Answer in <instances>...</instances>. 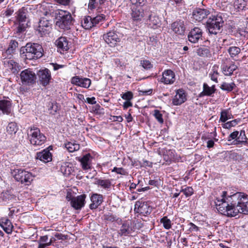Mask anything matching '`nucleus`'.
<instances>
[{"label": "nucleus", "mask_w": 248, "mask_h": 248, "mask_svg": "<svg viewBox=\"0 0 248 248\" xmlns=\"http://www.w3.org/2000/svg\"><path fill=\"white\" fill-rule=\"evenodd\" d=\"M215 203L217 211L228 217H235L238 213L248 215V195L243 192L227 196L223 191L220 197L216 198Z\"/></svg>", "instance_id": "1"}, {"label": "nucleus", "mask_w": 248, "mask_h": 248, "mask_svg": "<svg viewBox=\"0 0 248 248\" xmlns=\"http://www.w3.org/2000/svg\"><path fill=\"white\" fill-rule=\"evenodd\" d=\"M22 55L25 59L32 60L41 58L43 55L44 49L41 45L38 43H28L22 48Z\"/></svg>", "instance_id": "2"}, {"label": "nucleus", "mask_w": 248, "mask_h": 248, "mask_svg": "<svg viewBox=\"0 0 248 248\" xmlns=\"http://www.w3.org/2000/svg\"><path fill=\"white\" fill-rule=\"evenodd\" d=\"M56 19V25L62 29L69 30L72 25V16L70 13L66 11H59Z\"/></svg>", "instance_id": "3"}, {"label": "nucleus", "mask_w": 248, "mask_h": 248, "mask_svg": "<svg viewBox=\"0 0 248 248\" xmlns=\"http://www.w3.org/2000/svg\"><path fill=\"white\" fill-rule=\"evenodd\" d=\"M27 133L31 144L33 145H41L46 140L45 135L40 132V129L37 127L30 128Z\"/></svg>", "instance_id": "4"}, {"label": "nucleus", "mask_w": 248, "mask_h": 248, "mask_svg": "<svg viewBox=\"0 0 248 248\" xmlns=\"http://www.w3.org/2000/svg\"><path fill=\"white\" fill-rule=\"evenodd\" d=\"M224 22L221 16H212L206 22V27L210 34H217L221 32Z\"/></svg>", "instance_id": "5"}, {"label": "nucleus", "mask_w": 248, "mask_h": 248, "mask_svg": "<svg viewBox=\"0 0 248 248\" xmlns=\"http://www.w3.org/2000/svg\"><path fill=\"white\" fill-rule=\"evenodd\" d=\"M131 16L134 21H140L142 19L145 20L147 13L149 10L146 7H131Z\"/></svg>", "instance_id": "6"}, {"label": "nucleus", "mask_w": 248, "mask_h": 248, "mask_svg": "<svg viewBox=\"0 0 248 248\" xmlns=\"http://www.w3.org/2000/svg\"><path fill=\"white\" fill-rule=\"evenodd\" d=\"M20 78L24 85H31L34 84L36 79V76L31 69L23 70L20 74Z\"/></svg>", "instance_id": "7"}, {"label": "nucleus", "mask_w": 248, "mask_h": 248, "mask_svg": "<svg viewBox=\"0 0 248 248\" xmlns=\"http://www.w3.org/2000/svg\"><path fill=\"white\" fill-rule=\"evenodd\" d=\"M51 21L45 17H41L39 22L37 31L40 36L42 37L50 32L51 29Z\"/></svg>", "instance_id": "8"}, {"label": "nucleus", "mask_w": 248, "mask_h": 248, "mask_svg": "<svg viewBox=\"0 0 248 248\" xmlns=\"http://www.w3.org/2000/svg\"><path fill=\"white\" fill-rule=\"evenodd\" d=\"M14 178L16 181L26 185H29L33 180V176L31 173L21 170H18L16 171Z\"/></svg>", "instance_id": "9"}, {"label": "nucleus", "mask_w": 248, "mask_h": 248, "mask_svg": "<svg viewBox=\"0 0 248 248\" xmlns=\"http://www.w3.org/2000/svg\"><path fill=\"white\" fill-rule=\"evenodd\" d=\"M39 78V82L43 86L49 84L51 78V73L48 69L40 70L37 73Z\"/></svg>", "instance_id": "10"}, {"label": "nucleus", "mask_w": 248, "mask_h": 248, "mask_svg": "<svg viewBox=\"0 0 248 248\" xmlns=\"http://www.w3.org/2000/svg\"><path fill=\"white\" fill-rule=\"evenodd\" d=\"M147 14L145 20L151 28L156 29L159 27L160 25V20L156 14L149 10Z\"/></svg>", "instance_id": "11"}, {"label": "nucleus", "mask_w": 248, "mask_h": 248, "mask_svg": "<svg viewBox=\"0 0 248 248\" xmlns=\"http://www.w3.org/2000/svg\"><path fill=\"white\" fill-rule=\"evenodd\" d=\"M134 211L140 214L146 216L151 212L152 209L146 203L139 201L135 203Z\"/></svg>", "instance_id": "12"}, {"label": "nucleus", "mask_w": 248, "mask_h": 248, "mask_svg": "<svg viewBox=\"0 0 248 248\" xmlns=\"http://www.w3.org/2000/svg\"><path fill=\"white\" fill-rule=\"evenodd\" d=\"M202 30L198 27H195L188 33L187 38L189 42L195 44L198 43L200 39H202Z\"/></svg>", "instance_id": "13"}, {"label": "nucleus", "mask_w": 248, "mask_h": 248, "mask_svg": "<svg viewBox=\"0 0 248 248\" xmlns=\"http://www.w3.org/2000/svg\"><path fill=\"white\" fill-rule=\"evenodd\" d=\"M175 80V74L171 70H165L162 75V77L159 79V81L165 84H172Z\"/></svg>", "instance_id": "14"}, {"label": "nucleus", "mask_w": 248, "mask_h": 248, "mask_svg": "<svg viewBox=\"0 0 248 248\" xmlns=\"http://www.w3.org/2000/svg\"><path fill=\"white\" fill-rule=\"evenodd\" d=\"M71 82L74 85L84 88H88L91 84L90 79L87 78H80L79 76L73 77Z\"/></svg>", "instance_id": "15"}, {"label": "nucleus", "mask_w": 248, "mask_h": 248, "mask_svg": "<svg viewBox=\"0 0 248 248\" xmlns=\"http://www.w3.org/2000/svg\"><path fill=\"white\" fill-rule=\"evenodd\" d=\"M103 39L106 43L111 46H114L120 41V38L115 31H110L104 34Z\"/></svg>", "instance_id": "16"}, {"label": "nucleus", "mask_w": 248, "mask_h": 248, "mask_svg": "<svg viewBox=\"0 0 248 248\" xmlns=\"http://www.w3.org/2000/svg\"><path fill=\"white\" fill-rule=\"evenodd\" d=\"M85 194L78 195L74 198L72 202L71 206L76 210L80 209L85 204Z\"/></svg>", "instance_id": "17"}, {"label": "nucleus", "mask_w": 248, "mask_h": 248, "mask_svg": "<svg viewBox=\"0 0 248 248\" xmlns=\"http://www.w3.org/2000/svg\"><path fill=\"white\" fill-rule=\"evenodd\" d=\"M209 13V11L206 9L199 8L194 10L192 16L196 20L201 21L206 18Z\"/></svg>", "instance_id": "18"}, {"label": "nucleus", "mask_w": 248, "mask_h": 248, "mask_svg": "<svg viewBox=\"0 0 248 248\" xmlns=\"http://www.w3.org/2000/svg\"><path fill=\"white\" fill-rule=\"evenodd\" d=\"M171 29L175 33L179 35L184 34L186 30L184 21L179 20L173 22L171 24Z\"/></svg>", "instance_id": "19"}, {"label": "nucleus", "mask_w": 248, "mask_h": 248, "mask_svg": "<svg viewBox=\"0 0 248 248\" xmlns=\"http://www.w3.org/2000/svg\"><path fill=\"white\" fill-rule=\"evenodd\" d=\"M186 100V94L183 90H178L172 99L174 105H180Z\"/></svg>", "instance_id": "20"}, {"label": "nucleus", "mask_w": 248, "mask_h": 248, "mask_svg": "<svg viewBox=\"0 0 248 248\" xmlns=\"http://www.w3.org/2000/svg\"><path fill=\"white\" fill-rule=\"evenodd\" d=\"M92 203L90 205L91 209H96L103 202V197L101 194H93L91 197Z\"/></svg>", "instance_id": "21"}, {"label": "nucleus", "mask_w": 248, "mask_h": 248, "mask_svg": "<svg viewBox=\"0 0 248 248\" xmlns=\"http://www.w3.org/2000/svg\"><path fill=\"white\" fill-rule=\"evenodd\" d=\"M0 226L7 233L10 234L12 233L13 225L11 221L7 218L3 217L0 219Z\"/></svg>", "instance_id": "22"}, {"label": "nucleus", "mask_w": 248, "mask_h": 248, "mask_svg": "<svg viewBox=\"0 0 248 248\" xmlns=\"http://www.w3.org/2000/svg\"><path fill=\"white\" fill-rule=\"evenodd\" d=\"M216 91L215 85H214L210 87L207 83H204L203 84V91L199 94V97H202L204 96H213V94L215 93Z\"/></svg>", "instance_id": "23"}, {"label": "nucleus", "mask_w": 248, "mask_h": 248, "mask_svg": "<svg viewBox=\"0 0 248 248\" xmlns=\"http://www.w3.org/2000/svg\"><path fill=\"white\" fill-rule=\"evenodd\" d=\"M36 158L44 162H48L52 160V155L49 150L45 149L36 154Z\"/></svg>", "instance_id": "24"}, {"label": "nucleus", "mask_w": 248, "mask_h": 248, "mask_svg": "<svg viewBox=\"0 0 248 248\" xmlns=\"http://www.w3.org/2000/svg\"><path fill=\"white\" fill-rule=\"evenodd\" d=\"M16 20L17 22H26L27 18L28 11L25 7L19 9L17 12Z\"/></svg>", "instance_id": "25"}, {"label": "nucleus", "mask_w": 248, "mask_h": 248, "mask_svg": "<svg viewBox=\"0 0 248 248\" xmlns=\"http://www.w3.org/2000/svg\"><path fill=\"white\" fill-rule=\"evenodd\" d=\"M95 180V184L98 185L100 187L105 189H108L110 188L111 186L110 179H102L96 178Z\"/></svg>", "instance_id": "26"}, {"label": "nucleus", "mask_w": 248, "mask_h": 248, "mask_svg": "<svg viewBox=\"0 0 248 248\" xmlns=\"http://www.w3.org/2000/svg\"><path fill=\"white\" fill-rule=\"evenodd\" d=\"M0 199L4 203H8L10 202L16 200V196L12 194L9 191H7L2 192L0 195Z\"/></svg>", "instance_id": "27"}, {"label": "nucleus", "mask_w": 248, "mask_h": 248, "mask_svg": "<svg viewBox=\"0 0 248 248\" xmlns=\"http://www.w3.org/2000/svg\"><path fill=\"white\" fill-rule=\"evenodd\" d=\"M55 44L58 48L63 51H66L69 49L68 42L65 37H60L56 41Z\"/></svg>", "instance_id": "28"}, {"label": "nucleus", "mask_w": 248, "mask_h": 248, "mask_svg": "<svg viewBox=\"0 0 248 248\" xmlns=\"http://www.w3.org/2000/svg\"><path fill=\"white\" fill-rule=\"evenodd\" d=\"M11 103L9 100H0V110L3 114H8L11 112Z\"/></svg>", "instance_id": "29"}, {"label": "nucleus", "mask_w": 248, "mask_h": 248, "mask_svg": "<svg viewBox=\"0 0 248 248\" xmlns=\"http://www.w3.org/2000/svg\"><path fill=\"white\" fill-rule=\"evenodd\" d=\"M91 156L90 154H88L79 159L83 170H86L91 168Z\"/></svg>", "instance_id": "30"}, {"label": "nucleus", "mask_w": 248, "mask_h": 248, "mask_svg": "<svg viewBox=\"0 0 248 248\" xmlns=\"http://www.w3.org/2000/svg\"><path fill=\"white\" fill-rule=\"evenodd\" d=\"M81 26L86 30H89L93 27L92 17L90 16H84L81 20Z\"/></svg>", "instance_id": "31"}, {"label": "nucleus", "mask_w": 248, "mask_h": 248, "mask_svg": "<svg viewBox=\"0 0 248 248\" xmlns=\"http://www.w3.org/2000/svg\"><path fill=\"white\" fill-rule=\"evenodd\" d=\"M237 68V66L234 64L232 63L230 66L223 65L222 67V72L225 76H231L233 71Z\"/></svg>", "instance_id": "32"}, {"label": "nucleus", "mask_w": 248, "mask_h": 248, "mask_svg": "<svg viewBox=\"0 0 248 248\" xmlns=\"http://www.w3.org/2000/svg\"><path fill=\"white\" fill-rule=\"evenodd\" d=\"M3 62L5 66L8 67L10 69L14 70L13 72L16 70V68L18 66V63L14 60H11L10 59H4Z\"/></svg>", "instance_id": "33"}, {"label": "nucleus", "mask_w": 248, "mask_h": 248, "mask_svg": "<svg viewBox=\"0 0 248 248\" xmlns=\"http://www.w3.org/2000/svg\"><path fill=\"white\" fill-rule=\"evenodd\" d=\"M197 53L199 56L203 57H208L211 55L209 48L205 46L199 48L197 50Z\"/></svg>", "instance_id": "34"}, {"label": "nucleus", "mask_w": 248, "mask_h": 248, "mask_svg": "<svg viewBox=\"0 0 248 248\" xmlns=\"http://www.w3.org/2000/svg\"><path fill=\"white\" fill-rule=\"evenodd\" d=\"M231 58H234L237 56L241 52V49L236 46H232L227 49Z\"/></svg>", "instance_id": "35"}, {"label": "nucleus", "mask_w": 248, "mask_h": 248, "mask_svg": "<svg viewBox=\"0 0 248 248\" xmlns=\"http://www.w3.org/2000/svg\"><path fill=\"white\" fill-rule=\"evenodd\" d=\"M233 118L232 115L230 113L228 110L225 109L222 110L220 113V117L219 121L225 123L229 119H231Z\"/></svg>", "instance_id": "36"}, {"label": "nucleus", "mask_w": 248, "mask_h": 248, "mask_svg": "<svg viewBox=\"0 0 248 248\" xmlns=\"http://www.w3.org/2000/svg\"><path fill=\"white\" fill-rule=\"evenodd\" d=\"M65 147L69 152H74L79 149V145L75 142H68L65 144Z\"/></svg>", "instance_id": "37"}, {"label": "nucleus", "mask_w": 248, "mask_h": 248, "mask_svg": "<svg viewBox=\"0 0 248 248\" xmlns=\"http://www.w3.org/2000/svg\"><path fill=\"white\" fill-rule=\"evenodd\" d=\"M18 130L17 124L15 122L10 123L7 126V132L12 135L15 134Z\"/></svg>", "instance_id": "38"}, {"label": "nucleus", "mask_w": 248, "mask_h": 248, "mask_svg": "<svg viewBox=\"0 0 248 248\" xmlns=\"http://www.w3.org/2000/svg\"><path fill=\"white\" fill-rule=\"evenodd\" d=\"M104 3V1H100V0H90L89 7L90 9L98 8L99 10L101 8V5Z\"/></svg>", "instance_id": "39"}, {"label": "nucleus", "mask_w": 248, "mask_h": 248, "mask_svg": "<svg viewBox=\"0 0 248 248\" xmlns=\"http://www.w3.org/2000/svg\"><path fill=\"white\" fill-rule=\"evenodd\" d=\"M247 5V2L245 0H236L234 3L235 9L238 11L243 10Z\"/></svg>", "instance_id": "40"}, {"label": "nucleus", "mask_w": 248, "mask_h": 248, "mask_svg": "<svg viewBox=\"0 0 248 248\" xmlns=\"http://www.w3.org/2000/svg\"><path fill=\"white\" fill-rule=\"evenodd\" d=\"M235 86V84L233 82L228 83L227 82H223L220 86L221 89L228 92L232 91Z\"/></svg>", "instance_id": "41"}, {"label": "nucleus", "mask_w": 248, "mask_h": 248, "mask_svg": "<svg viewBox=\"0 0 248 248\" xmlns=\"http://www.w3.org/2000/svg\"><path fill=\"white\" fill-rule=\"evenodd\" d=\"M160 222L163 224V227L167 230L170 229L171 227V221L167 217H164L160 219Z\"/></svg>", "instance_id": "42"}, {"label": "nucleus", "mask_w": 248, "mask_h": 248, "mask_svg": "<svg viewBox=\"0 0 248 248\" xmlns=\"http://www.w3.org/2000/svg\"><path fill=\"white\" fill-rule=\"evenodd\" d=\"M240 120L235 119L232 121L228 122L222 125V127L225 129H230L232 127L235 126L239 122Z\"/></svg>", "instance_id": "43"}, {"label": "nucleus", "mask_w": 248, "mask_h": 248, "mask_svg": "<svg viewBox=\"0 0 248 248\" xmlns=\"http://www.w3.org/2000/svg\"><path fill=\"white\" fill-rule=\"evenodd\" d=\"M132 4L131 7H145L144 5L146 3V0H130Z\"/></svg>", "instance_id": "44"}, {"label": "nucleus", "mask_w": 248, "mask_h": 248, "mask_svg": "<svg viewBox=\"0 0 248 248\" xmlns=\"http://www.w3.org/2000/svg\"><path fill=\"white\" fill-rule=\"evenodd\" d=\"M153 115L160 124H163L164 123V120L163 118L162 114L160 111L157 109H155L153 111Z\"/></svg>", "instance_id": "45"}, {"label": "nucleus", "mask_w": 248, "mask_h": 248, "mask_svg": "<svg viewBox=\"0 0 248 248\" xmlns=\"http://www.w3.org/2000/svg\"><path fill=\"white\" fill-rule=\"evenodd\" d=\"M105 16L103 14L98 15L95 17H92L93 22V27L96 26L100 22H102L105 19Z\"/></svg>", "instance_id": "46"}, {"label": "nucleus", "mask_w": 248, "mask_h": 248, "mask_svg": "<svg viewBox=\"0 0 248 248\" xmlns=\"http://www.w3.org/2000/svg\"><path fill=\"white\" fill-rule=\"evenodd\" d=\"M104 217L105 220L111 222L116 221L118 218L116 216L109 213L105 214Z\"/></svg>", "instance_id": "47"}, {"label": "nucleus", "mask_w": 248, "mask_h": 248, "mask_svg": "<svg viewBox=\"0 0 248 248\" xmlns=\"http://www.w3.org/2000/svg\"><path fill=\"white\" fill-rule=\"evenodd\" d=\"M247 138L246 137L245 132L244 130H241L240 132L239 135L236 139V141L238 142H247Z\"/></svg>", "instance_id": "48"}, {"label": "nucleus", "mask_w": 248, "mask_h": 248, "mask_svg": "<svg viewBox=\"0 0 248 248\" xmlns=\"http://www.w3.org/2000/svg\"><path fill=\"white\" fill-rule=\"evenodd\" d=\"M180 192H183L186 197H189L193 193V189L191 187L188 186L185 188H182Z\"/></svg>", "instance_id": "49"}, {"label": "nucleus", "mask_w": 248, "mask_h": 248, "mask_svg": "<svg viewBox=\"0 0 248 248\" xmlns=\"http://www.w3.org/2000/svg\"><path fill=\"white\" fill-rule=\"evenodd\" d=\"M18 26L17 27V32H22L24 31L27 27V23L26 22H18Z\"/></svg>", "instance_id": "50"}, {"label": "nucleus", "mask_w": 248, "mask_h": 248, "mask_svg": "<svg viewBox=\"0 0 248 248\" xmlns=\"http://www.w3.org/2000/svg\"><path fill=\"white\" fill-rule=\"evenodd\" d=\"M133 93L131 92L128 91L122 94V98L125 100H131L133 98Z\"/></svg>", "instance_id": "51"}, {"label": "nucleus", "mask_w": 248, "mask_h": 248, "mask_svg": "<svg viewBox=\"0 0 248 248\" xmlns=\"http://www.w3.org/2000/svg\"><path fill=\"white\" fill-rule=\"evenodd\" d=\"M140 64L144 69H150L153 66L152 64L148 60L141 61Z\"/></svg>", "instance_id": "52"}, {"label": "nucleus", "mask_w": 248, "mask_h": 248, "mask_svg": "<svg viewBox=\"0 0 248 248\" xmlns=\"http://www.w3.org/2000/svg\"><path fill=\"white\" fill-rule=\"evenodd\" d=\"M112 171L115 172L117 174H120L124 175L127 174V172L123 168L114 167L113 169L112 170Z\"/></svg>", "instance_id": "53"}, {"label": "nucleus", "mask_w": 248, "mask_h": 248, "mask_svg": "<svg viewBox=\"0 0 248 248\" xmlns=\"http://www.w3.org/2000/svg\"><path fill=\"white\" fill-rule=\"evenodd\" d=\"M17 46L18 43L15 40H11L9 43L8 48L11 49V50L14 52Z\"/></svg>", "instance_id": "54"}, {"label": "nucleus", "mask_w": 248, "mask_h": 248, "mask_svg": "<svg viewBox=\"0 0 248 248\" xmlns=\"http://www.w3.org/2000/svg\"><path fill=\"white\" fill-rule=\"evenodd\" d=\"M14 53V52L9 48H7L6 50L3 53L2 56L5 58L4 59H6V58L8 59H10L12 54Z\"/></svg>", "instance_id": "55"}, {"label": "nucleus", "mask_w": 248, "mask_h": 248, "mask_svg": "<svg viewBox=\"0 0 248 248\" xmlns=\"http://www.w3.org/2000/svg\"><path fill=\"white\" fill-rule=\"evenodd\" d=\"M235 42V41L234 39L231 38H227L223 40V43L224 45L226 46H231L234 45Z\"/></svg>", "instance_id": "56"}, {"label": "nucleus", "mask_w": 248, "mask_h": 248, "mask_svg": "<svg viewBox=\"0 0 248 248\" xmlns=\"http://www.w3.org/2000/svg\"><path fill=\"white\" fill-rule=\"evenodd\" d=\"M239 134V132L237 131H235L232 133L229 136L228 138V140L230 141L232 140H234L235 139L236 140V139L237 138Z\"/></svg>", "instance_id": "57"}, {"label": "nucleus", "mask_w": 248, "mask_h": 248, "mask_svg": "<svg viewBox=\"0 0 248 248\" xmlns=\"http://www.w3.org/2000/svg\"><path fill=\"white\" fill-rule=\"evenodd\" d=\"M188 226H189V230L191 232H192V231L197 232L199 231L198 227H197L196 225H195L193 223H191V222L189 223L188 224Z\"/></svg>", "instance_id": "58"}, {"label": "nucleus", "mask_w": 248, "mask_h": 248, "mask_svg": "<svg viewBox=\"0 0 248 248\" xmlns=\"http://www.w3.org/2000/svg\"><path fill=\"white\" fill-rule=\"evenodd\" d=\"M128 228H126L125 226H122L121 229H120V232L123 235H126L128 233Z\"/></svg>", "instance_id": "59"}, {"label": "nucleus", "mask_w": 248, "mask_h": 248, "mask_svg": "<svg viewBox=\"0 0 248 248\" xmlns=\"http://www.w3.org/2000/svg\"><path fill=\"white\" fill-rule=\"evenodd\" d=\"M86 102L90 104H95L96 103L95 101V98L94 97H92L91 98L87 97L86 98Z\"/></svg>", "instance_id": "60"}, {"label": "nucleus", "mask_w": 248, "mask_h": 248, "mask_svg": "<svg viewBox=\"0 0 248 248\" xmlns=\"http://www.w3.org/2000/svg\"><path fill=\"white\" fill-rule=\"evenodd\" d=\"M48 239V237L47 235L41 236L38 241V242H40L42 243H46Z\"/></svg>", "instance_id": "61"}, {"label": "nucleus", "mask_w": 248, "mask_h": 248, "mask_svg": "<svg viewBox=\"0 0 248 248\" xmlns=\"http://www.w3.org/2000/svg\"><path fill=\"white\" fill-rule=\"evenodd\" d=\"M111 119L113 121H117L119 122H121L123 120V118L121 116H113Z\"/></svg>", "instance_id": "62"}, {"label": "nucleus", "mask_w": 248, "mask_h": 248, "mask_svg": "<svg viewBox=\"0 0 248 248\" xmlns=\"http://www.w3.org/2000/svg\"><path fill=\"white\" fill-rule=\"evenodd\" d=\"M71 0H57L58 2L62 5H68Z\"/></svg>", "instance_id": "63"}, {"label": "nucleus", "mask_w": 248, "mask_h": 248, "mask_svg": "<svg viewBox=\"0 0 248 248\" xmlns=\"http://www.w3.org/2000/svg\"><path fill=\"white\" fill-rule=\"evenodd\" d=\"M130 101V100H127L124 103L123 107L124 109H126L132 106V104Z\"/></svg>", "instance_id": "64"}]
</instances>
